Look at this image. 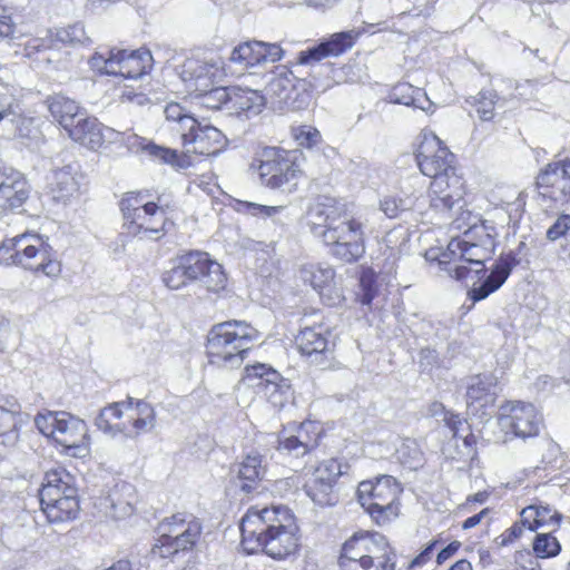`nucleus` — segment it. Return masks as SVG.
<instances>
[{
	"label": "nucleus",
	"instance_id": "nucleus-17",
	"mask_svg": "<svg viewBox=\"0 0 570 570\" xmlns=\"http://www.w3.org/2000/svg\"><path fill=\"white\" fill-rule=\"evenodd\" d=\"M186 124L180 138L188 153L214 156L226 146V136L206 120L188 119Z\"/></svg>",
	"mask_w": 570,
	"mask_h": 570
},
{
	"label": "nucleus",
	"instance_id": "nucleus-41",
	"mask_svg": "<svg viewBox=\"0 0 570 570\" xmlns=\"http://www.w3.org/2000/svg\"><path fill=\"white\" fill-rule=\"evenodd\" d=\"M279 372L264 363L247 365L244 370L243 381L250 387L257 389L261 393L272 380L277 379Z\"/></svg>",
	"mask_w": 570,
	"mask_h": 570
},
{
	"label": "nucleus",
	"instance_id": "nucleus-51",
	"mask_svg": "<svg viewBox=\"0 0 570 570\" xmlns=\"http://www.w3.org/2000/svg\"><path fill=\"white\" fill-rule=\"evenodd\" d=\"M166 120L171 122V130L177 131L180 136L186 131L185 125L188 119H196L189 115L184 107L177 102H170L165 107L164 110Z\"/></svg>",
	"mask_w": 570,
	"mask_h": 570
},
{
	"label": "nucleus",
	"instance_id": "nucleus-40",
	"mask_svg": "<svg viewBox=\"0 0 570 570\" xmlns=\"http://www.w3.org/2000/svg\"><path fill=\"white\" fill-rule=\"evenodd\" d=\"M390 101L393 104L412 106L425 110L424 102H429L425 94L419 88H414L410 83H399L393 87L389 95Z\"/></svg>",
	"mask_w": 570,
	"mask_h": 570
},
{
	"label": "nucleus",
	"instance_id": "nucleus-29",
	"mask_svg": "<svg viewBox=\"0 0 570 570\" xmlns=\"http://www.w3.org/2000/svg\"><path fill=\"white\" fill-rule=\"evenodd\" d=\"M298 530H281L258 535V551L265 552L273 559H285L298 549Z\"/></svg>",
	"mask_w": 570,
	"mask_h": 570
},
{
	"label": "nucleus",
	"instance_id": "nucleus-45",
	"mask_svg": "<svg viewBox=\"0 0 570 570\" xmlns=\"http://www.w3.org/2000/svg\"><path fill=\"white\" fill-rule=\"evenodd\" d=\"M499 100L498 94L492 89L481 90L478 96L470 97L466 102L475 107L479 118L483 121L492 120L494 108Z\"/></svg>",
	"mask_w": 570,
	"mask_h": 570
},
{
	"label": "nucleus",
	"instance_id": "nucleus-23",
	"mask_svg": "<svg viewBox=\"0 0 570 570\" xmlns=\"http://www.w3.org/2000/svg\"><path fill=\"white\" fill-rule=\"evenodd\" d=\"M357 36L358 32L355 30L335 33L330 40L301 51L297 56V65H314L324 58L337 57L353 47Z\"/></svg>",
	"mask_w": 570,
	"mask_h": 570
},
{
	"label": "nucleus",
	"instance_id": "nucleus-22",
	"mask_svg": "<svg viewBox=\"0 0 570 570\" xmlns=\"http://www.w3.org/2000/svg\"><path fill=\"white\" fill-rule=\"evenodd\" d=\"M234 484L245 494L257 491L266 474L264 456L252 452L230 468Z\"/></svg>",
	"mask_w": 570,
	"mask_h": 570
},
{
	"label": "nucleus",
	"instance_id": "nucleus-6",
	"mask_svg": "<svg viewBox=\"0 0 570 570\" xmlns=\"http://www.w3.org/2000/svg\"><path fill=\"white\" fill-rule=\"evenodd\" d=\"M159 538L151 548V554L169 558L180 551L191 550L200 538L203 525L190 513H176L166 518L158 527Z\"/></svg>",
	"mask_w": 570,
	"mask_h": 570
},
{
	"label": "nucleus",
	"instance_id": "nucleus-3",
	"mask_svg": "<svg viewBox=\"0 0 570 570\" xmlns=\"http://www.w3.org/2000/svg\"><path fill=\"white\" fill-rule=\"evenodd\" d=\"M258 337V331L246 322L234 320L218 323L207 335L208 361L218 367H238Z\"/></svg>",
	"mask_w": 570,
	"mask_h": 570
},
{
	"label": "nucleus",
	"instance_id": "nucleus-24",
	"mask_svg": "<svg viewBox=\"0 0 570 570\" xmlns=\"http://www.w3.org/2000/svg\"><path fill=\"white\" fill-rule=\"evenodd\" d=\"M299 277L308 283L318 294L326 297L328 304H336L341 295L335 287V271L326 263H308L299 269Z\"/></svg>",
	"mask_w": 570,
	"mask_h": 570
},
{
	"label": "nucleus",
	"instance_id": "nucleus-31",
	"mask_svg": "<svg viewBox=\"0 0 570 570\" xmlns=\"http://www.w3.org/2000/svg\"><path fill=\"white\" fill-rule=\"evenodd\" d=\"M132 404L134 399L130 396L126 401L110 403L99 411L95 419V425L112 438L117 435L131 438L132 433L125 423H112V420H120L124 412L131 409Z\"/></svg>",
	"mask_w": 570,
	"mask_h": 570
},
{
	"label": "nucleus",
	"instance_id": "nucleus-32",
	"mask_svg": "<svg viewBox=\"0 0 570 570\" xmlns=\"http://www.w3.org/2000/svg\"><path fill=\"white\" fill-rule=\"evenodd\" d=\"M151 55L149 51L116 50L115 69L112 76H120L125 79H137L145 75L150 67Z\"/></svg>",
	"mask_w": 570,
	"mask_h": 570
},
{
	"label": "nucleus",
	"instance_id": "nucleus-42",
	"mask_svg": "<svg viewBox=\"0 0 570 570\" xmlns=\"http://www.w3.org/2000/svg\"><path fill=\"white\" fill-rule=\"evenodd\" d=\"M267 401L276 409L284 407L292 399L291 383L279 373L277 379L272 380L262 392Z\"/></svg>",
	"mask_w": 570,
	"mask_h": 570
},
{
	"label": "nucleus",
	"instance_id": "nucleus-39",
	"mask_svg": "<svg viewBox=\"0 0 570 570\" xmlns=\"http://www.w3.org/2000/svg\"><path fill=\"white\" fill-rule=\"evenodd\" d=\"M29 196V186L22 174L2 186L0 190V214L20 207Z\"/></svg>",
	"mask_w": 570,
	"mask_h": 570
},
{
	"label": "nucleus",
	"instance_id": "nucleus-53",
	"mask_svg": "<svg viewBox=\"0 0 570 570\" xmlns=\"http://www.w3.org/2000/svg\"><path fill=\"white\" fill-rule=\"evenodd\" d=\"M292 135L297 144L302 147L312 148L321 142V132L308 125L294 127Z\"/></svg>",
	"mask_w": 570,
	"mask_h": 570
},
{
	"label": "nucleus",
	"instance_id": "nucleus-21",
	"mask_svg": "<svg viewBox=\"0 0 570 570\" xmlns=\"http://www.w3.org/2000/svg\"><path fill=\"white\" fill-rule=\"evenodd\" d=\"M431 207L436 212H451L463 206L462 181L458 175L440 176L430 185Z\"/></svg>",
	"mask_w": 570,
	"mask_h": 570
},
{
	"label": "nucleus",
	"instance_id": "nucleus-43",
	"mask_svg": "<svg viewBox=\"0 0 570 570\" xmlns=\"http://www.w3.org/2000/svg\"><path fill=\"white\" fill-rule=\"evenodd\" d=\"M263 41H246L235 47L230 53V61L242 63L246 67L262 65Z\"/></svg>",
	"mask_w": 570,
	"mask_h": 570
},
{
	"label": "nucleus",
	"instance_id": "nucleus-60",
	"mask_svg": "<svg viewBox=\"0 0 570 570\" xmlns=\"http://www.w3.org/2000/svg\"><path fill=\"white\" fill-rule=\"evenodd\" d=\"M262 63L279 61L284 56V50L278 43H269L263 41Z\"/></svg>",
	"mask_w": 570,
	"mask_h": 570
},
{
	"label": "nucleus",
	"instance_id": "nucleus-11",
	"mask_svg": "<svg viewBox=\"0 0 570 570\" xmlns=\"http://www.w3.org/2000/svg\"><path fill=\"white\" fill-rule=\"evenodd\" d=\"M35 424L40 433L52 438L66 449H80L86 445V422L68 412L38 414Z\"/></svg>",
	"mask_w": 570,
	"mask_h": 570
},
{
	"label": "nucleus",
	"instance_id": "nucleus-58",
	"mask_svg": "<svg viewBox=\"0 0 570 570\" xmlns=\"http://www.w3.org/2000/svg\"><path fill=\"white\" fill-rule=\"evenodd\" d=\"M101 147L106 144H125L127 146V138L129 135L115 130L114 128L100 126Z\"/></svg>",
	"mask_w": 570,
	"mask_h": 570
},
{
	"label": "nucleus",
	"instance_id": "nucleus-47",
	"mask_svg": "<svg viewBox=\"0 0 570 570\" xmlns=\"http://www.w3.org/2000/svg\"><path fill=\"white\" fill-rule=\"evenodd\" d=\"M294 87V75L291 70L285 67L277 68L274 76L268 81L267 91L277 96H286V92Z\"/></svg>",
	"mask_w": 570,
	"mask_h": 570
},
{
	"label": "nucleus",
	"instance_id": "nucleus-7",
	"mask_svg": "<svg viewBox=\"0 0 570 570\" xmlns=\"http://www.w3.org/2000/svg\"><path fill=\"white\" fill-rule=\"evenodd\" d=\"M243 550L253 554L257 552L258 535L281 530H298L295 517L286 507H272L262 510L250 509L240 521Z\"/></svg>",
	"mask_w": 570,
	"mask_h": 570
},
{
	"label": "nucleus",
	"instance_id": "nucleus-2",
	"mask_svg": "<svg viewBox=\"0 0 570 570\" xmlns=\"http://www.w3.org/2000/svg\"><path fill=\"white\" fill-rule=\"evenodd\" d=\"M318 227L314 233L322 238L334 258L352 264L365 254V223L335 205H320L314 209Z\"/></svg>",
	"mask_w": 570,
	"mask_h": 570
},
{
	"label": "nucleus",
	"instance_id": "nucleus-57",
	"mask_svg": "<svg viewBox=\"0 0 570 570\" xmlns=\"http://www.w3.org/2000/svg\"><path fill=\"white\" fill-rule=\"evenodd\" d=\"M360 302L370 305L376 295L375 281L372 273H364L360 279Z\"/></svg>",
	"mask_w": 570,
	"mask_h": 570
},
{
	"label": "nucleus",
	"instance_id": "nucleus-59",
	"mask_svg": "<svg viewBox=\"0 0 570 570\" xmlns=\"http://www.w3.org/2000/svg\"><path fill=\"white\" fill-rule=\"evenodd\" d=\"M568 229H570V215H561L547 230V237L550 240H556L563 236Z\"/></svg>",
	"mask_w": 570,
	"mask_h": 570
},
{
	"label": "nucleus",
	"instance_id": "nucleus-61",
	"mask_svg": "<svg viewBox=\"0 0 570 570\" xmlns=\"http://www.w3.org/2000/svg\"><path fill=\"white\" fill-rule=\"evenodd\" d=\"M537 511L540 528L546 525H558L560 515L557 512H553L550 507L537 505Z\"/></svg>",
	"mask_w": 570,
	"mask_h": 570
},
{
	"label": "nucleus",
	"instance_id": "nucleus-55",
	"mask_svg": "<svg viewBox=\"0 0 570 570\" xmlns=\"http://www.w3.org/2000/svg\"><path fill=\"white\" fill-rule=\"evenodd\" d=\"M57 39L70 45L86 43L89 41L83 24L79 22L58 30Z\"/></svg>",
	"mask_w": 570,
	"mask_h": 570
},
{
	"label": "nucleus",
	"instance_id": "nucleus-62",
	"mask_svg": "<svg viewBox=\"0 0 570 570\" xmlns=\"http://www.w3.org/2000/svg\"><path fill=\"white\" fill-rule=\"evenodd\" d=\"M538 517L537 505H529L521 511L520 522L530 531H535L540 528Z\"/></svg>",
	"mask_w": 570,
	"mask_h": 570
},
{
	"label": "nucleus",
	"instance_id": "nucleus-20",
	"mask_svg": "<svg viewBox=\"0 0 570 570\" xmlns=\"http://www.w3.org/2000/svg\"><path fill=\"white\" fill-rule=\"evenodd\" d=\"M320 426L306 421L295 426L293 432L284 430L278 436V451L294 458L304 456L318 445Z\"/></svg>",
	"mask_w": 570,
	"mask_h": 570
},
{
	"label": "nucleus",
	"instance_id": "nucleus-46",
	"mask_svg": "<svg viewBox=\"0 0 570 570\" xmlns=\"http://www.w3.org/2000/svg\"><path fill=\"white\" fill-rule=\"evenodd\" d=\"M396 458L410 469H417L422 463V451L415 440L406 439L396 448Z\"/></svg>",
	"mask_w": 570,
	"mask_h": 570
},
{
	"label": "nucleus",
	"instance_id": "nucleus-13",
	"mask_svg": "<svg viewBox=\"0 0 570 570\" xmlns=\"http://www.w3.org/2000/svg\"><path fill=\"white\" fill-rule=\"evenodd\" d=\"M416 160L421 173L432 179L456 175L453 166L454 155L433 132L423 135Z\"/></svg>",
	"mask_w": 570,
	"mask_h": 570
},
{
	"label": "nucleus",
	"instance_id": "nucleus-33",
	"mask_svg": "<svg viewBox=\"0 0 570 570\" xmlns=\"http://www.w3.org/2000/svg\"><path fill=\"white\" fill-rule=\"evenodd\" d=\"M21 425L20 406L16 402L0 404V455L13 448L19 440Z\"/></svg>",
	"mask_w": 570,
	"mask_h": 570
},
{
	"label": "nucleus",
	"instance_id": "nucleus-12",
	"mask_svg": "<svg viewBox=\"0 0 570 570\" xmlns=\"http://www.w3.org/2000/svg\"><path fill=\"white\" fill-rule=\"evenodd\" d=\"M224 76V62L214 55L187 58L180 66V78L190 91H208Z\"/></svg>",
	"mask_w": 570,
	"mask_h": 570
},
{
	"label": "nucleus",
	"instance_id": "nucleus-1",
	"mask_svg": "<svg viewBox=\"0 0 570 570\" xmlns=\"http://www.w3.org/2000/svg\"><path fill=\"white\" fill-rule=\"evenodd\" d=\"M456 229L468 228L463 233V238H452L448 244L446 252L441 255L440 264H448L451 261L462 262L470 267L459 264L454 268V276L459 281L471 278V273L475 277L480 273H485L484 262L490 259L494 253L497 235L495 228L487 220H481L478 216H472L470 212L461 213V217L453 220Z\"/></svg>",
	"mask_w": 570,
	"mask_h": 570
},
{
	"label": "nucleus",
	"instance_id": "nucleus-16",
	"mask_svg": "<svg viewBox=\"0 0 570 570\" xmlns=\"http://www.w3.org/2000/svg\"><path fill=\"white\" fill-rule=\"evenodd\" d=\"M180 265L186 272L189 282L198 281L209 292H219L225 288L226 275L220 264L212 261L205 252H188L178 256Z\"/></svg>",
	"mask_w": 570,
	"mask_h": 570
},
{
	"label": "nucleus",
	"instance_id": "nucleus-36",
	"mask_svg": "<svg viewBox=\"0 0 570 570\" xmlns=\"http://www.w3.org/2000/svg\"><path fill=\"white\" fill-rule=\"evenodd\" d=\"M512 271V265L509 259L500 258L494 267L491 269V273L487 276L484 282L478 286L473 287L470 292V296L474 302H479L481 299L487 298L491 293L499 289L503 283L509 277Z\"/></svg>",
	"mask_w": 570,
	"mask_h": 570
},
{
	"label": "nucleus",
	"instance_id": "nucleus-25",
	"mask_svg": "<svg viewBox=\"0 0 570 570\" xmlns=\"http://www.w3.org/2000/svg\"><path fill=\"white\" fill-rule=\"evenodd\" d=\"M81 175L76 164H68L51 170L47 177L52 198L66 203L75 197L80 188Z\"/></svg>",
	"mask_w": 570,
	"mask_h": 570
},
{
	"label": "nucleus",
	"instance_id": "nucleus-5",
	"mask_svg": "<svg viewBox=\"0 0 570 570\" xmlns=\"http://www.w3.org/2000/svg\"><path fill=\"white\" fill-rule=\"evenodd\" d=\"M124 226L134 236L146 235L159 239L165 235L166 209L154 202H146L140 193H127L119 203Z\"/></svg>",
	"mask_w": 570,
	"mask_h": 570
},
{
	"label": "nucleus",
	"instance_id": "nucleus-10",
	"mask_svg": "<svg viewBox=\"0 0 570 570\" xmlns=\"http://www.w3.org/2000/svg\"><path fill=\"white\" fill-rule=\"evenodd\" d=\"M342 549L358 558L361 563H354V568L363 566L365 570H395V552L380 533L355 534Z\"/></svg>",
	"mask_w": 570,
	"mask_h": 570
},
{
	"label": "nucleus",
	"instance_id": "nucleus-4",
	"mask_svg": "<svg viewBox=\"0 0 570 570\" xmlns=\"http://www.w3.org/2000/svg\"><path fill=\"white\" fill-rule=\"evenodd\" d=\"M0 263L20 266L33 273H42L50 278L61 274V263L53 257L51 247L42 236L23 233L4 239L0 245Z\"/></svg>",
	"mask_w": 570,
	"mask_h": 570
},
{
	"label": "nucleus",
	"instance_id": "nucleus-26",
	"mask_svg": "<svg viewBox=\"0 0 570 570\" xmlns=\"http://www.w3.org/2000/svg\"><path fill=\"white\" fill-rule=\"evenodd\" d=\"M78 497L73 476L63 468L51 469L46 472L39 491L40 502H53L55 499Z\"/></svg>",
	"mask_w": 570,
	"mask_h": 570
},
{
	"label": "nucleus",
	"instance_id": "nucleus-8",
	"mask_svg": "<svg viewBox=\"0 0 570 570\" xmlns=\"http://www.w3.org/2000/svg\"><path fill=\"white\" fill-rule=\"evenodd\" d=\"M252 167L256 168L262 184L272 189L291 190L302 174L296 154L277 147L263 148Z\"/></svg>",
	"mask_w": 570,
	"mask_h": 570
},
{
	"label": "nucleus",
	"instance_id": "nucleus-27",
	"mask_svg": "<svg viewBox=\"0 0 570 570\" xmlns=\"http://www.w3.org/2000/svg\"><path fill=\"white\" fill-rule=\"evenodd\" d=\"M135 489L131 484L117 483L107 495L100 499V508L106 515L125 519L134 512Z\"/></svg>",
	"mask_w": 570,
	"mask_h": 570
},
{
	"label": "nucleus",
	"instance_id": "nucleus-56",
	"mask_svg": "<svg viewBox=\"0 0 570 570\" xmlns=\"http://www.w3.org/2000/svg\"><path fill=\"white\" fill-rule=\"evenodd\" d=\"M115 56L116 49L108 50L106 53L96 52L89 60L91 69L97 70L100 73L111 75V70L115 69Z\"/></svg>",
	"mask_w": 570,
	"mask_h": 570
},
{
	"label": "nucleus",
	"instance_id": "nucleus-18",
	"mask_svg": "<svg viewBox=\"0 0 570 570\" xmlns=\"http://www.w3.org/2000/svg\"><path fill=\"white\" fill-rule=\"evenodd\" d=\"M330 332L323 325L306 326L295 337L296 346L311 365L321 370L331 366L333 361V344Z\"/></svg>",
	"mask_w": 570,
	"mask_h": 570
},
{
	"label": "nucleus",
	"instance_id": "nucleus-64",
	"mask_svg": "<svg viewBox=\"0 0 570 570\" xmlns=\"http://www.w3.org/2000/svg\"><path fill=\"white\" fill-rule=\"evenodd\" d=\"M50 46H49V41L46 40V39H42V38H36V39H31L27 46H26V56L31 58L32 56H35L36 53L42 51V50H46L48 49Z\"/></svg>",
	"mask_w": 570,
	"mask_h": 570
},
{
	"label": "nucleus",
	"instance_id": "nucleus-44",
	"mask_svg": "<svg viewBox=\"0 0 570 570\" xmlns=\"http://www.w3.org/2000/svg\"><path fill=\"white\" fill-rule=\"evenodd\" d=\"M230 101L236 109L252 114H258L264 106V97L252 89L234 88Z\"/></svg>",
	"mask_w": 570,
	"mask_h": 570
},
{
	"label": "nucleus",
	"instance_id": "nucleus-19",
	"mask_svg": "<svg viewBox=\"0 0 570 570\" xmlns=\"http://www.w3.org/2000/svg\"><path fill=\"white\" fill-rule=\"evenodd\" d=\"M341 474V465L336 460L321 462L305 484L307 495L321 507L336 504L338 498L334 492V484Z\"/></svg>",
	"mask_w": 570,
	"mask_h": 570
},
{
	"label": "nucleus",
	"instance_id": "nucleus-34",
	"mask_svg": "<svg viewBox=\"0 0 570 570\" xmlns=\"http://www.w3.org/2000/svg\"><path fill=\"white\" fill-rule=\"evenodd\" d=\"M100 126L101 122H99L97 118L89 117L85 114L67 134L73 141L81 146L90 150H98L101 148Z\"/></svg>",
	"mask_w": 570,
	"mask_h": 570
},
{
	"label": "nucleus",
	"instance_id": "nucleus-28",
	"mask_svg": "<svg viewBox=\"0 0 570 570\" xmlns=\"http://www.w3.org/2000/svg\"><path fill=\"white\" fill-rule=\"evenodd\" d=\"M127 147L131 151H142L153 160L161 164H168L175 168H186L189 165V161L184 156H180L177 150L156 145L155 142L144 137H139L136 134H129L127 138Z\"/></svg>",
	"mask_w": 570,
	"mask_h": 570
},
{
	"label": "nucleus",
	"instance_id": "nucleus-48",
	"mask_svg": "<svg viewBox=\"0 0 570 570\" xmlns=\"http://www.w3.org/2000/svg\"><path fill=\"white\" fill-rule=\"evenodd\" d=\"M202 99V105L208 109H220L230 101V92L227 88L214 85L208 91H194Z\"/></svg>",
	"mask_w": 570,
	"mask_h": 570
},
{
	"label": "nucleus",
	"instance_id": "nucleus-38",
	"mask_svg": "<svg viewBox=\"0 0 570 570\" xmlns=\"http://www.w3.org/2000/svg\"><path fill=\"white\" fill-rule=\"evenodd\" d=\"M128 411L131 412V429L129 430L132 435L130 439L137 438L141 433H148L156 426V411L150 403L142 400H134V404Z\"/></svg>",
	"mask_w": 570,
	"mask_h": 570
},
{
	"label": "nucleus",
	"instance_id": "nucleus-9",
	"mask_svg": "<svg viewBox=\"0 0 570 570\" xmlns=\"http://www.w3.org/2000/svg\"><path fill=\"white\" fill-rule=\"evenodd\" d=\"M401 492L400 483L391 475H381L375 481H363L357 487L361 505L377 523H384L397 515Z\"/></svg>",
	"mask_w": 570,
	"mask_h": 570
},
{
	"label": "nucleus",
	"instance_id": "nucleus-30",
	"mask_svg": "<svg viewBox=\"0 0 570 570\" xmlns=\"http://www.w3.org/2000/svg\"><path fill=\"white\" fill-rule=\"evenodd\" d=\"M497 377L491 374L472 376L466 385V404L473 412L492 405L495 401Z\"/></svg>",
	"mask_w": 570,
	"mask_h": 570
},
{
	"label": "nucleus",
	"instance_id": "nucleus-37",
	"mask_svg": "<svg viewBox=\"0 0 570 570\" xmlns=\"http://www.w3.org/2000/svg\"><path fill=\"white\" fill-rule=\"evenodd\" d=\"M41 510L50 523H62L73 520L79 512L78 497L55 499L53 502H40Z\"/></svg>",
	"mask_w": 570,
	"mask_h": 570
},
{
	"label": "nucleus",
	"instance_id": "nucleus-63",
	"mask_svg": "<svg viewBox=\"0 0 570 570\" xmlns=\"http://www.w3.org/2000/svg\"><path fill=\"white\" fill-rule=\"evenodd\" d=\"M17 29L10 16L0 14V39H14Z\"/></svg>",
	"mask_w": 570,
	"mask_h": 570
},
{
	"label": "nucleus",
	"instance_id": "nucleus-35",
	"mask_svg": "<svg viewBox=\"0 0 570 570\" xmlns=\"http://www.w3.org/2000/svg\"><path fill=\"white\" fill-rule=\"evenodd\" d=\"M48 109L56 121L68 131L76 121L86 112L81 110L78 104L62 95H56L47 99Z\"/></svg>",
	"mask_w": 570,
	"mask_h": 570
},
{
	"label": "nucleus",
	"instance_id": "nucleus-50",
	"mask_svg": "<svg viewBox=\"0 0 570 570\" xmlns=\"http://www.w3.org/2000/svg\"><path fill=\"white\" fill-rule=\"evenodd\" d=\"M561 550V546L551 533H538L533 542V551L539 558L556 557Z\"/></svg>",
	"mask_w": 570,
	"mask_h": 570
},
{
	"label": "nucleus",
	"instance_id": "nucleus-14",
	"mask_svg": "<svg viewBox=\"0 0 570 570\" xmlns=\"http://www.w3.org/2000/svg\"><path fill=\"white\" fill-rule=\"evenodd\" d=\"M498 424L514 436L527 439L538 435L542 417L530 403L508 402L500 407Z\"/></svg>",
	"mask_w": 570,
	"mask_h": 570
},
{
	"label": "nucleus",
	"instance_id": "nucleus-54",
	"mask_svg": "<svg viewBox=\"0 0 570 570\" xmlns=\"http://www.w3.org/2000/svg\"><path fill=\"white\" fill-rule=\"evenodd\" d=\"M245 210L253 216L273 218L275 223H282L281 216L285 213L284 206H265L256 203H243Z\"/></svg>",
	"mask_w": 570,
	"mask_h": 570
},
{
	"label": "nucleus",
	"instance_id": "nucleus-15",
	"mask_svg": "<svg viewBox=\"0 0 570 570\" xmlns=\"http://www.w3.org/2000/svg\"><path fill=\"white\" fill-rule=\"evenodd\" d=\"M539 196L549 199L557 206L570 200V159L552 161L540 170L537 176Z\"/></svg>",
	"mask_w": 570,
	"mask_h": 570
},
{
	"label": "nucleus",
	"instance_id": "nucleus-52",
	"mask_svg": "<svg viewBox=\"0 0 570 570\" xmlns=\"http://www.w3.org/2000/svg\"><path fill=\"white\" fill-rule=\"evenodd\" d=\"M161 279L169 289H179L189 283L178 257L173 261V266L163 274Z\"/></svg>",
	"mask_w": 570,
	"mask_h": 570
},
{
	"label": "nucleus",
	"instance_id": "nucleus-49",
	"mask_svg": "<svg viewBox=\"0 0 570 570\" xmlns=\"http://www.w3.org/2000/svg\"><path fill=\"white\" fill-rule=\"evenodd\" d=\"M415 199L413 195L405 197L386 196L381 200V209L387 217L394 218L399 216L400 213L412 209Z\"/></svg>",
	"mask_w": 570,
	"mask_h": 570
}]
</instances>
